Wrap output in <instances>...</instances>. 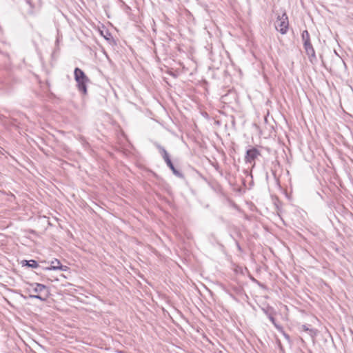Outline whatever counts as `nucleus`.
<instances>
[{
	"label": "nucleus",
	"instance_id": "f03ea898",
	"mask_svg": "<svg viewBox=\"0 0 353 353\" xmlns=\"http://www.w3.org/2000/svg\"><path fill=\"white\" fill-rule=\"evenodd\" d=\"M275 28L277 31L280 32L282 34L288 32L289 27L288 17L286 13H283L281 16L277 17V19L274 23Z\"/></svg>",
	"mask_w": 353,
	"mask_h": 353
},
{
	"label": "nucleus",
	"instance_id": "9d476101",
	"mask_svg": "<svg viewBox=\"0 0 353 353\" xmlns=\"http://www.w3.org/2000/svg\"><path fill=\"white\" fill-rule=\"evenodd\" d=\"M166 163L170 168V169H172V170H173V172L174 173L176 172V171L175 170V168H174V165H173V164H172V163L170 159H168V162Z\"/></svg>",
	"mask_w": 353,
	"mask_h": 353
},
{
	"label": "nucleus",
	"instance_id": "ddd939ff",
	"mask_svg": "<svg viewBox=\"0 0 353 353\" xmlns=\"http://www.w3.org/2000/svg\"><path fill=\"white\" fill-rule=\"evenodd\" d=\"M50 279L52 281L53 280L58 281V279H57V278H56V279Z\"/></svg>",
	"mask_w": 353,
	"mask_h": 353
},
{
	"label": "nucleus",
	"instance_id": "6e6552de",
	"mask_svg": "<svg viewBox=\"0 0 353 353\" xmlns=\"http://www.w3.org/2000/svg\"><path fill=\"white\" fill-rule=\"evenodd\" d=\"M25 262L26 263V265H28L29 267H31L33 268H36L38 267V263L34 260L25 261Z\"/></svg>",
	"mask_w": 353,
	"mask_h": 353
},
{
	"label": "nucleus",
	"instance_id": "20e7f679",
	"mask_svg": "<svg viewBox=\"0 0 353 353\" xmlns=\"http://www.w3.org/2000/svg\"><path fill=\"white\" fill-rule=\"evenodd\" d=\"M260 156V151L256 148H252L247 150L245 156V161L247 163H250L252 167H254L255 165V160Z\"/></svg>",
	"mask_w": 353,
	"mask_h": 353
},
{
	"label": "nucleus",
	"instance_id": "0eeeda50",
	"mask_svg": "<svg viewBox=\"0 0 353 353\" xmlns=\"http://www.w3.org/2000/svg\"><path fill=\"white\" fill-rule=\"evenodd\" d=\"M300 329L303 331H305L308 333V334L312 337L314 338L316 334V332L314 329L309 328L306 325H302L300 327Z\"/></svg>",
	"mask_w": 353,
	"mask_h": 353
},
{
	"label": "nucleus",
	"instance_id": "f8f14e48",
	"mask_svg": "<svg viewBox=\"0 0 353 353\" xmlns=\"http://www.w3.org/2000/svg\"><path fill=\"white\" fill-rule=\"evenodd\" d=\"M270 321H271L274 324H275V323H274V319L273 317H270Z\"/></svg>",
	"mask_w": 353,
	"mask_h": 353
},
{
	"label": "nucleus",
	"instance_id": "f257e3e1",
	"mask_svg": "<svg viewBox=\"0 0 353 353\" xmlns=\"http://www.w3.org/2000/svg\"><path fill=\"white\" fill-rule=\"evenodd\" d=\"M74 79L77 82L78 88L83 94L87 93L86 83L88 81V77L85 73L79 68L74 70Z\"/></svg>",
	"mask_w": 353,
	"mask_h": 353
},
{
	"label": "nucleus",
	"instance_id": "1a4fd4ad",
	"mask_svg": "<svg viewBox=\"0 0 353 353\" xmlns=\"http://www.w3.org/2000/svg\"><path fill=\"white\" fill-rule=\"evenodd\" d=\"M29 296H30V298L38 299H40L41 301H45L46 300V298H42L41 296L39 295V294H30Z\"/></svg>",
	"mask_w": 353,
	"mask_h": 353
},
{
	"label": "nucleus",
	"instance_id": "39448f33",
	"mask_svg": "<svg viewBox=\"0 0 353 353\" xmlns=\"http://www.w3.org/2000/svg\"><path fill=\"white\" fill-rule=\"evenodd\" d=\"M46 287L40 283H30L28 284L26 290L32 294H41L42 292L46 290Z\"/></svg>",
	"mask_w": 353,
	"mask_h": 353
},
{
	"label": "nucleus",
	"instance_id": "7ed1b4c3",
	"mask_svg": "<svg viewBox=\"0 0 353 353\" xmlns=\"http://www.w3.org/2000/svg\"><path fill=\"white\" fill-rule=\"evenodd\" d=\"M302 40L303 42L304 49L309 57H315V51L310 42V34L307 30L302 32Z\"/></svg>",
	"mask_w": 353,
	"mask_h": 353
},
{
	"label": "nucleus",
	"instance_id": "9b49d317",
	"mask_svg": "<svg viewBox=\"0 0 353 353\" xmlns=\"http://www.w3.org/2000/svg\"><path fill=\"white\" fill-rule=\"evenodd\" d=\"M162 151H163V159H164L165 161L167 163L168 162V159H170L168 154L166 152V150H165L164 149H162Z\"/></svg>",
	"mask_w": 353,
	"mask_h": 353
},
{
	"label": "nucleus",
	"instance_id": "423d86ee",
	"mask_svg": "<svg viewBox=\"0 0 353 353\" xmlns=\"http://www.w3.org/2000/svg\"><path fill=\"white\" fill-rule=\"evenodd\" d=\"M46 270H61V271H67L68 270V268L65 265H62L61 264V262L58 260L54 259V260L50 261V265L49 267H47L45 268Z\"/></svg>",
	"mask_w": 353,
	"mask_h": 353
}]
</instances>
